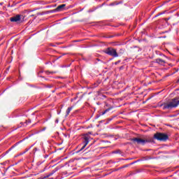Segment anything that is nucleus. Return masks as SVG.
Wrapping results in <instances>:
<instances>
[{"label": "nucleus", "mask_w": 179, "mask_h": 179, "mask_svg": "<svg viewBox=\"0 0 179 179\" xmlns=\"http://www.w3.org/2000/svg\"><path fill=\"white\" fill-rule=\"evenodd\" d=\"M52 174H50V175H48V176H45V178H48V177H50V176H52Z\"/></svg>", "instance_id": "9b49d317"}, {"label": "nucleus", "mask_w": 179, "mask_h": 179, "mask_svg": "<svg viewBox=\"0 0 179 179\" xmlns=\"http://www.w3.org/2000/svg\"><path fill=\"white\" fill-rule=\"evenodd\" d=\"M157 62H158V64H164V61L162 59H158Z\"/></svg>", "instance_id": "1a4fd4ad"}, {"label": "nucleus", "mask_w": 179, "mask_h": 179, "mask_svg": "<svg viewBox=\"0 0 179 179\" xmlns=\"http://www.w3.org/2000/svg\"><path fill=\"white\" fill-rule=\"evenodd\" d=\"M178 82H179V79H178Z\"/></svg>", "instance_id": "ddd939ff"}, {"label": "nucleus", "mask_w": 179, "mask_h": 179, "mask_svg": "<svg viewBox=\"0 0 179 179\" xmlns=\"http://www.w3.org/2000/svg\"><path fill=\"white\" fill-rule=\"evenodd\" d=\"M104 52L108 55H110L111 57H118L117 50L113 48H108L106 50H104Z\"/></svg>", "instance_id": "7ed1b4c3"}, {"label": "nucleus", "mask_w": 179, "mask_h": 179, "mask_svg": "<svg viewBox=\"0 0 179 179\" xmlns=\"http://www.w3.org/2000/svg\"><path fill=\"white\" fill-rule=\"evenodd\" d=\"M90 139V136L85 135L83 136V147L80 148V152H82V150H83V149H85V148H86V146H87L89 141Z\"/></svg>", "instance_id": "39448f33"}, {"label": "nucleus", "mask_w": 179, "mask_h": 179, "mask_svg": "<svg viewBox=\"0 0 179 179\" xmlns=\"http://www.w3.org/2000/svg\"><path fill=\"white\" fill-rule=\"evenodd\" d=\"M179 105V98H173L169 101L168 102L164 103L162 105L163 109L166 110H171L172 108H176V107H178Z\"/></svg>", "instance_id": "f257e3e1"}, {"label": "nucleus", "mask_w": 179, "mask_h": 179, "mask_svg": "<svg viewBox=\"0 0 179 179\" xmlns=\"http://www.w3.org/2000/svg\"><path fill=\"white\" fill-rule=\"evenodd\" d=\"M131 141L132 142H134V143H138V145H145V143L150 142V141L148 139H142L139 138H132Z\"/></svg>", "instance_id": "20e7f679"}, {"label": "nucleus", "mask_w": 179, "mask_h": 179, "mask_svg": "<svg viewBox=\"0 0 179 179\" xmlns=\"http://www.w3.org/2000/svg\"><path fill=\"white\" fill-rule=\"evenodd\" d=\"M22 19H23V16L21 15H17L14 17H12L11 18H10V22H23V20H22Z\"/></svg>", "instance_id": "423d86ee"}, {"label": "nucleus", "mask_w": 179, "mask_h": 179, "mask_svg": "<svg viewBox=\"0 0 179 179\" xmlns=\"http://www.w3.org/2000/svg\"><path fill=\"white\" fill-rule=\"evenodd\" d=\"M65 8V4H62L60 6H58L57 8L55 10V12H59Z\"/></svg>", "instance_id": "0eeeda50"}, {"label": "nucleus", "mask_w": 179, "mask_h": 179, "mask_svg": "<svg viewBox=\"0 0 179 179\" xmlns=\"http://www.w3.org/2000/svg\"><path fill=\"white\" fill-rule=\"evenodd\" d=\"M55 122H56V124H58V122H59L58 119H56Z\"/></svg>", "instance_id": "f8f14e48"}, {"label": "nucleus", "mask_w": 179, "mask_h": 179, "mask_svg": "<svg viewBox=\"0 0 179 179\" xmlns=\"http://www.w3.org/2000/svg\"><path fill=\"white\" fill-rule=\"evenodd\" d=\"M110 109H106L103 113L102 115H104V114H106V113H107L108 111H109Z\"/></svg>", "instance_id": "9d476101"}, {"label": "nucleus", "mask_w": 179, "mask_h": 179, "mask_svg": "<svg viewBox=\"0 0 179 179\" xmlns=\"http://www.w3.org/2000/svg\"><path fill=\"white\" fill-rule=\"evenodd\" d=\"M155 139H157V141H166L169 139V136L166 134L163 133H157L154 135Z\"/></svg>", "instance_id": "f03ea898"}, {"label": "nucleus", "mask_w": 179, "mask_h": 179, "mask_svg": "<svg viewBox=\"0 0 179 179\" xmlns=\"http://www.w3.org/2000/svg\"><path fill=\"white\" fill-rule=\"evenodd\" d=\"M71 111H72V107H69L68 108V109L66 110V115H69V113H71Z\"/></svg>", "instance_id": "6e6552de"}]
</instances>
